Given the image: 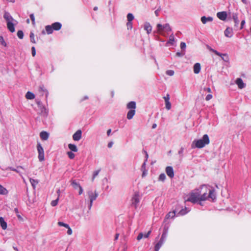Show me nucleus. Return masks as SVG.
<instances>
[{
	"mask_svg": "<svg viewBox=\"0 0 251 251\" xmlns=\"http://www.w3.org/2000/svg\"><path fill=\"white\" fill-rule=\"evenodd\" d=\"M135 113V110L133 109H130L127 114V118L128 120L132 119Z\"/></svg>",
	"mask_w": 251,
	"mask_h": 251,
	"instance_id": "obj_23",
	"label": "nucleus"
},
{
	"mask_svg": "<svg viewBox=\"0 0 251 251\" xmlns=\"http://www.w3.org/2000/svg\"><path fill=\"white\" fill-rule=\"evenodd\" d=\"M210 50L214 52L215 54L220 56L224 61L226 62H227L228 61L229 59L227 54L221 53L212 49H210Z\"/></svg>",
	"mask_w": 251,
	"mask_h": 251,
	"instance_id": "obj_11",
	"label": "nucleus"
},
{
	"mask_svg": "<svg viewBox=\"0 0 251 251\" xmlns=\"http://www.w3.org/2000/svg\"><path fill=\"white\" fill-rule=\"evenodd\" d=\"M209 143L210 140L208 135L204 134L201 139L194 140L192 143L191 148L192 149H201L208 145Z\"/></svg>",
	"mask_w": 251,
	"mask_h": 251,
	"instance_id": "obj_3",
	"label": "nucleus"
},
{
	"mask_svg": "<svg viewBox=\"0 0 251 251\" xmlns=\"http://www.w3.org/2000/svg\"><path fill=\"white\" fill-rule=\"evenodd\" d=\"M183 151H184V148L183 147H181L180 148V150L178 152V153L179 155V159H180V160H181L182 158H183Z\"/></svg>",
	"mask_w": 251,
	"mask_h": 251,
	"instance_id": "obj_35",
	"label": "nucleus"
},
{
	"mask_svg": "<svg viewBox=\"0 0 251 251\" xmlns=\"http://www.w3.org/2000/svg\"><path fill=\"white\" fill-rule=\"evenodd\" d=\"M165 179H166V176L164 173L161 174L159 175V178H158L159 180L163 181L165 180Z\"/></svg>",
	"mask_w": 251,
	"mask_h": 251,
	"instance_id": "obj_39",
	"label": "nucleus"
},
{
	"mask_svg": "<svg viewBox=\"0 0 251 251\" xmlns=\"http://www.w3.org/2000/svg\"><path fill=\"white\" fill-rule=\"evenodd\" d=\"M189 211H190V209L185 207L184 209H182L179 211L177 215H184L187 214Z\"/></svg>",
	"mask_w": 251,
	"mask_h": 251,
	"instance_id": "obj_25",
	"label": "nucleus"
},
{
	"mask_svg": "<svg viewBox=\"0 0 251 251\" xmlns=\"http://www.w3.org/2000/svg\"><path fill=\"white\" fill-rule=\"evenodd\" d=\"M83 188L79 185V195L83 193Z\"/></svg>",
	"mask_w": 251,
	"mask_h": 251,
	"instance_id": "obj_62",
	"label": "nucleus"
},
{
	"mask_svg": "<svg viewBox=\"0 0 251 251\" xmlns=\"http://www.w3.org/2000/svg\"><path fill=\"white\" fill-rule=\"evenodd\" d=\"M151 233V230L149 231L147 233L144 234V237L148 238Z\"/></svg>",
	"mask_w": 251,
	"mask_h": 251,
	"instance_id": "obj_58",
	"label": "nucleus"
},
{
	"mask_svg": "<svg viewBox=\"0 0 251 251\" xmlns=\"http://www.w3.org/2000/svg\"><path fill=\"white\" fill-rule=\"evenodd\" d=\"M36 103L39 111L38 113L43 117H47L48 115V110L45 107L40 101L36 100Z\"/></svg>",
	"mask_w": 251,
	"mask_h": 251,
	"instance_id": "obj_9",
	"label": "nucleus"
},
{
	"mask_svg": "<svg viewBox=\"0 0 251 251\" xmlns=\"http://www.w3.org/2000/svg\"><path fill=\"white\" fill-rule=\"evenodd\" d=\"M165 107L167 110H170L171 108V103L170 101L165 102Z\"/></svg>",
	"mask_w": 251,
	"mask_h": 251,
	"instance_id": "obj_46",
	"label": "nucleus"
},
{
	"mask_svg": "<svg viewBox=\"0 0 251 251\" xmlns=\"http://www.w3.org/2000/svg\"><path fill=\"white\" fill-rule=\"evenodd\" d=\"M30 18L31 20L32 21V24L35 25V17L33 14H31L30 15Z\"/></svg>",
	"mask_w": 251,
	"mask_h": 251,
	"instance_id": "obj_49",
	"label": "nucleus"
},
{
	"mask_svg": "<svg viewBox=\"0 0 251 251\" xmlns=\"http://www.w3.org/2000/svg\"><path fill=\"white\" fill-rule=\"evenodd\" d=\"M0 224L1 228L3 229H5L7 228V223L5 222L2 217H0Z\"/></svg>",
	"mask_w": 251,
	"mask_h": 251,
	"instance_id": "obj_27",
	"label": "nucleus"
},
{
	"mask_svg": "<svg viewBox=\"0 0 251 251\" xmlns=\"http://www.w3.org/2000/svg\"><path fill=\"white\" fill-rule=\"evenodd\" d=\"M167 232H168L167 229H166L164 230L163 232V233L162 234L161 239H160L161 240L163 241L164 242H165V241L166 240V238L167 237Z\"/></svg>",
	"mask_w": 251,
	"mask_h": 251,
	"instance_id": "obj_32",
	"label": "nucleus"
},
{
	"mask_svg": "<svg viewBox=\"0 0 251 251\" xmlns=\"http://www.w3.org/2000/svg\"><path fill=\"white\" fill-rule=\"evenodd\" d=\"M37 149L38 152V158L40 161L44 160V151L40 143H38Z\"/></svg>",
	"mask_w": 251,
	"mask_h": 251,
	"instance_id": "obj_10",
	"label": "nucleus"
},
{
	"mask_svg": "<svg viewBox=\"0 0 251 251\" xmlns=\"http://www.w3.org/2000/svg\"><path fill=\"white\" fill-rule=\"evenodd\" d=\"M17 36L20 39H23V37H24L23 32L22 30H19L17 32Z\"/></svg>",
	"mask_w": 251,
	"mask_h": 251,
	"instance_id": "obj_40",
	"label": "nucleus"
},
{
	"mask_svg": "<svg viewBox=\"0 0 251 251\" xmlns=\"http://www.w3.org/2000/svg\"><path fill=\"white\" fill-rule=\"evenodd\" d=\"M176 210H174L173 212H170L166 216V219H169V218H174L176 214Z\"/></svg>",
	"mask_w": 251,
	"mask_h": 251,
	"instance_id": "obj_31",
	"label": "nucleus"
},
{
	"mask_svg": "<svg viewBox=\"0 0 251 251\" xmlns=\"http://www.w3.org/2000/svg\"><path fill=\"white\" fill-rule=\"evenodd\" d=\"M62 25L60 23L55 22L51 25H48L45 26V29L48 34H51L53 30H59L61 29Z\"/></svg>",
	"mask_w": 251,
	"mask_h": 251,
	"instance_id": "obj_7",
	"label": "nucleus"
},
{
	"mask_svg": "<svg viewBox=\"0 0 251 251\" xmlns=\"http://www.w3.org/2000/svg\"><path fill=\"white\" fill-rule=\"evenodd\" d=\"M201 191L200 195V201H204L206 200H211L212 201H214L216 197L214 189H208V186L206 185H202L200 188Z\"/></svg>",
	"mask_w": 251,
	"mask_h": 251,
	"instance_id": "obj_2",
	"label": "nucleus"
},
{
	"mask_svg": "<svg viewBox=\"0 0 251 251\" xmlns=\"http://www.w3.org/2000/svg\"><path fill=\"white\" fill-rule=\"evenodd\" d=\"M204 91L208 92L209 93H211V89L209 87H206L204 88L203 89Z\"/></svg>",
	"mask_w": 251,
	"mask_h": 251,
	"instance_id": "obj_57",
	"label": "nucleus"
},
{
	"mask_svg": "<svg viewBox=\"0 0 251 251\" xmlns=\"http://www.w3.org/2000/svg\"><path fill=\"white\" fill-rule=\"evenodd\" d=\"M212 98V95L210 94L207 95L205 97V100L208 101Z\"/></svg>",
	"mask_w": 251,
	"mask_h": 251,
	"instance_id": "obj_52",
	"label": "nucleus"
},
{
	"mask_svg": "<svg viewBox=\"0 0 251 251\" xmlns=\"http://www.w3.org/2000/svg\"><path fill=\"white\" fill-rule=\"evenodd\" d=\"M175 43V37L173 34H172L169 36V39L168 41L167 42L166 45L167 46L170 45H174Z\"/></svg>",
	"mask_w": 251,
	"mask_h": 251,
	"instance_id": "obj_21",
	"label": "nucleus"
},
{
	"mask_svg": "<svg viewBox=\"0 0 251 251\" xmlns=\"http://www.w3.org/2000/svg\"><path fill=\"white\" fill-rule=\"evenodd\" d=\"M193 69L195 74H199L201 70V64L199 63H195L194 65Z\"/></svg>",
	"mask_w": 251,
	"mask_h": 251,
	"instance_id": "obj_19",
	"label": "nucleus"
},
{
	"mask_svg": "<svg viewBox=\"0 0 251 251\" xmlns=\"http://www.w3.org/2000/svg\"><path fill=\"white\" fill-rule=\"evenodd\" d=\"M164 241H162L161 240H159V241L156 244L155 246V251H158L161 247L162 246V245L164 243Z\"/></svg>",
	"mask_w": 251,
	"mask_h": 251,
	"instance_id": "obj_30",
	"label": "nucleus"
},
{
	"mask_svg": "<svg viewBox=\"0 0 251 251\" xmlns=\"http://www.w3.org/2000/svg\"><path fill=\"white\" fill-rule=\"evenodd\" d=\"M39 90L41 92H45L46 93V97H47L48 93L47 90L44 88V87L43 86H40Z\"/></svg>",
	"mask_w": 251,
	"mask_h": 251,
	"instance_id": "obj_42",
	"label": "nucleus"
},
{
	"mask_svg": "<svg viewBox=\"0 0 251 251\" xmlns=\"http://www.w3.org/2000/svg\"><path fill=\"white\" fill-rule=\"evenodd\" d=\"M224 34L227 37H231L233 36V29L232 28L228 27L225 30Z\"/></svg>",
	"mask_w": 251,
	"mask_h": 251,
	"instance_id": "obj_15",
	"label": "nucleus"
},
{
	"mask_svg": "<svg viewBox=\"0 0 251 251\" xmlns=\"http://www.w3.org/2000/svg\"><path fill=\"white\" fill-rule=\"evenodd\" d=\"M246 22H245V20H243L241 22V26H240V29H242L244 27V26Z\"/></svg>",
	"mask_w": 251,
	"mask_h": 251,
	"instance_id": "obj_56",
	"label": "nucleus"
},
{
	"mask_svg": "<svg viewBox=\"0 0 251 251\" xmlns=\"http://www.w3.org/2000/svg\"><path fill=\"white\" fill-rule=\"evenodd\" d=\"M29 36H30V41L33 43H34V44L36 43V41L34 39V35L32 32H31L30 33Z\"/></svg>",
	"mask_w": 251,
	"mask_h": 251,
	"instance_id": "obj_37",
	"label": "nucleus"
},
{
	"mask_svg": "<svg viewBox=\"0 0 251 251\" xmlns=\"http://www.w3.org/2000/svg\"><path fill=\"white\" fill-rule=\"evenodd\" d=\"M58 225L60 226H64L66 228H69V225L67 224H65L62 222H58Z\"/></svg>",
	"mask_w": 251,
	"mask_h": 251,
	"instance_id": "obj_41",
	"label": "nucleus"
},
{
	"mask_svg": "<svg viewBox=\"0 0 251 251\" xmlns=\"http://www.w3.org/2000/svg\"><path fill=\"white\" fill-rule=\"evenodd\" d=\"M67 154L70 159H73L75 157L74 153H73L71 151H68Z\"/></svg>",
	"mask_w": 251,
	"mask_h": 251,
	"instance_id": "obj_47",
	"label": "nucleus"
},
{
	"mask_svg": "<svg viewBox=\"0 0 251 251\" xmlns=\"http://www.w3.org/2000/svg\"><path fill=\"white\" fill-rule=\"evenodd\" d=\"M132 205L135 208H137V205L140 201L139 196L138 194L135 193L131 200Z\"/></svg>",
	"mask_w": 251,
	"mask_h": 251,
	"instance_id": "obj_12",
	"label": "nucleus"
},
{
	"mask_svg": "<svg viewBox=\"0 0 251 251\" xmlns=\"http://www.w3.org/2000/svg\"><path fill=\"white\" fill-rule=\"evenodd\" d=\"M217 16L219 19L225 21L228 16V13L226 11L219 12L217 13Z\"/></svg>",
	"mask_w": 251,
	"mask_h": 251,
	"instance_id": "obj_13",
	"label": "nucleus"
},
{
	"mask_svg": "<svg viewBox=\"0 0 251 251\" xmlns=\"http://www.w3.org/2000/svg\"><path fill=\"white\" fill-rule=\"evenodd\" d=\"M111 132V129H109L107 131V135L108 136H109L110 135V133Z\"/></svg>",
	"mask_w": 251,
	"mask_h": 251,
	"instance_id": "obj_63",
	"label": "nucleus"
},
{
	"mask_svg": "<svg viewBox=\"0 0 251 251\" xmlns=\"http://www.w3.org/2000/svg\"><path fill=\"white\" fill-rule=\"evenodd\" d=\"M40 138L43 140H47L49 136V133L46 131H42L40 134Z\"/></svg>",
	"mask_w": 251,
	"mask_h": 251,
	"instance_id": "obj_22",
	"label": "nucleus"
},
{
	"mask_svg": "<svg viewBox=\"0 0 251 251\" xmlns=\"http://www.w3.org/2000/svg\"><path fill=\"white\" fill-rule=\"evenodd\" d=\"M100 172V170H97V171H95V172H94L93 176H92V181H93L94 180L95 177L98 176Z\"/></svg>",
	"mask_w": 251,
	"mask_h": 251,
	"instance_id": "obj_36",
	"label": "nucleus"
},
{
	"mask_svg": "<svg viewBox=\"0 0 251 251\" xmlns=\"http://www.w3.org/2000/svg\"><path fill=\"white\" fill-rule=\"evenodd\" d=\"M71 185L74 189L78 188V180L76 177L73 178L71 180Z\"/></svg>",
	"mask_w": 251,
	"mask_h": 251,
	"instance_id": "obj_16",
	"label": "nucleus"
},
{
	"mask_svg": "<svg viewBox=\"0 0 251 251\" xmlns=\"http://www.w3.org/2000/svg\"><path fill=\"white\" fill-rule=\"evenodd\" d=\"M127 108L128 109H129L130 110H135V109L136 108V102L133 101L128 102L127 104Z\"/></svg>",
	"mask_w": 251,
	"mask_h": 251,
	"instance_id": "obj_24",
	"label": "nucleus"
},
{
	"mask_svg": "<svg viewBox=\"0 0 251 251\" xmlns=\"http://www.w3.org/2000/svg\"><path fill=\"white\" fill-rule=\"evenodd\" d=\"M113 145V142L111 141L108 143V144L107 145V147L109 148H111L112 147Z\"/></svg>",
	"mask_w": 251,
	"mask_h": 251,
	"instance_id": "obj_60",
	"label": "nucleus"
},
{
	"mask_svg": "<svg viewBox=\"0 0 251 251\" xmlns=\"http://www.w3.org/2000/svg\"><path fill=\"white\" fill-rule=\"evenodd\" d=\"M119 233H117L116 235H115V240H117L118 238H119Z\"/></svg>",
	"mask_w": 251,
	"mask_h": 251,
	"instance_id": "obj_64",
	"label": "nucleus"
},
{
	"mask_svg": "<svg viewBox=\"0 0 251 251\" xmlns=\"http://www.w3.org/2000/svg\"><path fill=\"white\" fill-rule=\"evenodd\" d=\"M3 18L6 22L8 29L11 32L13 33L15 32V25L17 24V21L14 19L10 14L7 12H5Z\"/></svg>",
	"mask_w": 251,
	"mask_h": 251,
	"instance_id": "obj_5",
	"label": "nucleus"
},
{
	"mask_svg": "<svg viewBox=\"0 0 251 251\" xmlns=\"http://www.w3.org/2000/svg\"><path fill=\"white\" fill-rule=\"evenodd\" d=\"M0 43L1 45L4 46V47H6L7 46V44L6 43V42H5V41L4 40V39L3 38V37L2 36H0Z\"/></svg>",
	"mask_w": 251,
	"mask_h": 251,
	"instance_id": "obj_38",
	"label": "nucleus"
},
{
	"mask_svg": "<svg viewBox=\"0 0 251 251\" xmlns=\"http://www.w3.org/2000/svg\"><path fill=\"white\" fill-rule=\"evenodd\" d=\"M156 30L154 33H156L164 37H167L169 32L172 31V28L170 25L166 23L164 25L158 24L156 26Z\"/></svg>",
	"mask_w": 251,
	"mask_h": 251,
	"instance_id": "obj_4",
	"label": "nucleus"
},
{
	"mask_svg": "<svg viewBox=\"0 0 251 251\" xmlns=\"http://www.w3.org/2000/svg\"><path fill=\"white\" fill-rule=\"evenodd\" d=\"M73 139L75 141H78V130H77L74 134Z\"/></svg>",
	"mask_w": 251,
	"mask_h": 251,
	"instance_id": "obj_43",
	"label": "nucleus"
},
{
	"mask_svg": "<svg viewBox=\"0 0 251 251\" xmlns=\"http://www.w3.org/2000/svg\"><path fill=\"white\" fill-rule=\"evenodd\" d=\"M134 17L133 15L131 13H128L127 15V20L128 22H131V21L134 19Z\"/></svg>",
	"mask_w": 251,
	"mask_h": 251,
	"instance_id": "obj_34",
	"label": "nucleus"
},
{
	"mask_svg": "<svg viewBox=\"0 0 251 251\" xmlns=\"http://www.w3.org/2000/svg\"><path fill=\"white\" fill-rule=\"evenodd\" d=\"M31 53L33 56H35L36 55V50L34 47H32L31 48Z\"/></svg>",
	"mask_w": 251,
	"mask_h": 251,
	"instance_id": "obj_54",
	"label": "nucleus"
},
{
	"mask_svg": "<svg viewBox=\"0 0 251 251\" xmlns=\"http://www.w3.org/2000/svg\"><path fill=\"white\" fill-rule=\"evenodd\" d=\"M184 54V53H181V52H177L176 53V56H177L178 57L182 56Z\"/></svg>",
	"mask_w": 251,
	"mask_h": 251,
	"instance_id": "obj_61",
	"label": "nucleus"
},
{
	"mask_svg": "<svg viewBox=\"0 0 251 251\" xmlns=\"http://www.w3.org/2000/svg\"><path fill=\"white\" fill-rule=\"evenodd\" d=\"M235 82L240 89H243L245 87V84L241 78H237Z\"/></svg>",
	"mask_w": 251,
	"mask_h": 251,
	"instance_id": "obj_18",
	"label": "nucleus"
},
{
	"mask_svg": "<svg viewBox=\"0 0 251 251\" xmlns=\"http://www.w3.org/2000/svg\"><path fill=\"white\" fill-rule=\"evenodd\" d=\"M8 193V190L2 185L0 184V195H6Z\"/></svg>",
	"mask_w": 251,
	"mask_h": 251,
	"instance_id": "obj_26",
	"label": "nucleus"
},
{
	"mask_svg": "<svg viewBox=\"0 0 251 251\" xmlns=\"http://www.w3.org/2000/svg\"><path fill=\"white\" fill-rule=\"evenodd\" d=\"M126 26L127 27V29H131L132 28V24L131 22H128L127 23H126Z\"/></svg>",
	"mask_w": 251,
	"mask_h": 251,
	"instance_id": "obj_50",
	"label": "nucleus"
},
{
	"mask_svg": "<svg viewBox=\"0 0 251 251\" xmlns=\"http://www.w3.org/2000/svg\"><path fill=\"white\" fill-rule=\"evenodd\" d=\"M144 28L145 30H146L148 34H149L151 33L152 30V26L149 22H146L145 23Z\"/></svg>",
	"mask_w": 251,
	"mask_h": 251,
	"instance_id": "obj_17",
	"label": "nucleus"
},
{
	"mask_svg": "<svg viewBox=\"0 0 251 251\" xmlns=\"http://www.w3.org/2000/svg\"><path fill=\"white\" fill-rule=\"evenodd\" d=\"M8 169L10 170L11 171H15V172L20 174V171L17 169H15V168L10 167H8Z\"/></svg>",
	"mask_w": 251,
	"mask_h": 251,
	"instance_id": "obj_55",
	"label": "nucleus"
},
{
	"mask_svg": "<svg viewBox=\"0 0 251 251\" xmlns=\"http://www.w3.org/2000/svg\"><path fill=\"white\" fill-rule=\"evenodd\" d=\"M58 200H59V196L58 197V198H57L56 200H54V201H52L51 202V205L52 206H56V205L57 204Z\"/></svg>",
	"mask_w": 251,
	"mask_h": 251,
	"instance_id": "obj_44",
	"label": "nucleus"
},
{
	"mask_svg": "<svg viewBox=\"0 0 251 251\" xmlns=\"http://www.w3.org/2000/svg\"><path fill=\"white\" fill-rule=\"evenodd\" d=\"M68 228V231H67V233L68 235H71L72 234V229H71V228L70 227V226H69V228Z\"/></svg>",
	"mask_w": 251,
	"mask_h": 251,
	"instance_id": "obj_59",
	"label": "nucleus"
},
{
	"mask_svg": "<svg viewBox=\"0 0 251 251\" xmlns=\"http://www.w3.org/2000/svg\"><path fill=\"white\" fill-rule=\"evenodd\" d=\"M163 99L165 100V102H169L170 100V96L169 94H167L166 96L163 97Z\"/></svg>",
	"mask_w": 251,
	"mask_h": 251,
	"instance_id": "obj_51",
	"label": "nucleus"
},
{
	"mask_svg": "<svg viewBox=\"0 0 251 251\" xmlns=\"http://www.w3.org/2000/svg\"><path fill=\"white\" fill-rule=\"evenodd\" d=\"M166 173L170 178H173L174 176V170L171 166H168L166 168Z\"/></svg>",
	"mask_w": 251,
	"mask_h": 251,
	"instance_id": "obj_14",
	"label": "nucleus"
},
{
	"mask_svg": "<svg viewBox=\"0 0 251 251\" xmlns=\"http://www.w3.org/2000/svg\"><path fill=\"white\" fill-rule=\"evenodd\" d=\"M180 48L182 50H184L186 48V44L184 42H181L180 45Z\"/></svg>",
	"mask_w": 251,
	"mask_h": 251,
	"instance_id": "obj_53",
	"label": "nucleus"
},
{
	"mask_svg": "<svg viewBox=\"0 0 251 251\" xmlns=\"http://www.w3.org/2000/svg\"><path fill=\"white\" fill-rule=\"evenodd\" d=\"M98 196L99 194L96 190L89 189L86 191V194L84 195V199L79 203V208L83 214H87L89 213L93 201L97 199Z\"/></svg>",
	"mask_w": 251,
	"mask_h": 251,
	"instance_id": "obj_1",
	"label": "nucleus"
},
{
	"mask_svg": "<svg viewBox=\"0 0 251 251\" xmlns=\"http://www.w3.org/2000/svg\"><path fill=\"white\" fill-rule=\"evenodd\" d=\"M35 97L34 94L29 91L27 92L25 95V98L28 100H33Z\"/></svg>",
	"mask_w": 251,
	"mask_h": 251,
	"instance_id": "obj_28",
	"label": "nucleus"
},
{
	"mask_svg": "<svg viewBox=\"0 0 251 251\" xmlns=\"http://www.w3.org/2000/svg\"><path fill=\"white\" fill-rule=\"evenodd\" d=\"M174 71L171 70H167L166 72V74L169 76H173L174 75Z\"/></svg>",
	"mask_w": 251,
	"mask_h": 251,
	"instance_id": "obj_45",
	"label": "nucleus"
},
{
	"mask_svg": "<svg viewBox=\"0 0 251 251\" xmlns=\"http://www.w3.org/2000/svg\"><path fill=\"white\" fill-rule=\"evenodd\" d=\"M228 17L231 19L234 22V27L238 28L239 24L238 19V13L237 12H231L230 10L228 11Z\"/></svg>",
	"mask_w": 251,
	"mask_h": 251,
	"instance_id": "obj_8",
	"label": "nucleus"
},
{
	"mask_svg": "<svg viewBox=\"0 0 251 251\" xmlns=\"http://www.w3.org/2000/svg\"><path fill=\"white\" fill-rule=\"evenodd\" d=\"M143 237H144V233L142 232H141L138 235L137 239L139 241L141 239H142Z\"/></svg>",
	"mask_w": 251,
	"mask_h": 251,
	"instance_id": "obj_48",
	"label": "nucleus"
},
{
	"mask_svg": "<svg viewBox=\"0 0 251 251\" xmlns=\"http://www.w3.org/2000/svg\"><path fill=\"white\" fill-rule=\"evenodd\" d=\"M69 148L73 151H77V147L75 145L70 144L69 145Z\"/></svg>",
	"mask_w": 251,
	"mask_h": 251,
	"instance_id": "obj_33",
	"label": "nucleus"
},
{
	"mask_svg": "<svg viewBox=\"0 0 251 251\" xmlns=\"http://www.w3.org/2000/svg\"><path fill=\"white\" fill-rule=\"evenodd\" d=\"M201 21L203 24H205L207 22H212L213 21V18L211 17H206L205 16H202L201 17Z\"/></svg>",
	"mask_w": 251,
	"mask_h": 251,
	"instance_id": "obj_20",
	"label": "nucleus"
},
{
	"mask_svg": "<svg viewBox=\"0 0 251 251\" xmlns=\"http://www.w3.org/2000/svg\"><path fill=\"white\" fill-rule=\"evenodd\" d=\"M30 182L33 187V189H35L36 188V185L38 183L39 181L37 179H34L33 178H29Z\"/></svg>",
	"mask_w": 251,
	"mask_h": 251,
	"instance_id": "obj_29",
	"label": "nucleus"
},
{
	"mask_svg": "<svg viewBox=\"0 0 251 251\" xmlns=\"http://www.w3.org/2000/svg\"><path fill=\"white\" fill-rule=\"evenodd\" d=\"M201 191L199 188L192 191L188 196V198L185 200V203L187 201H190L193 203H196L200 201V195Z\"/></svg>",
	"mask_w": 251,
	"mask_h": 251,
	"instance_id": "obj_6",
	"label": "nucleus"
}]
</instances>
